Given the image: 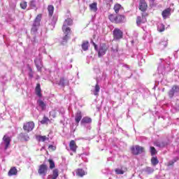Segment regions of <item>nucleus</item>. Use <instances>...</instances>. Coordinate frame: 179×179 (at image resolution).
<instances>
[{"label":"nucleus","instance_id":"obj_32","mask_svg":"<svg viewBox=\"0 0 179 179\" xmlns=\"http://www.w3.org/2000/svg\"><path fill=\"white\" fill-rule=\"evenodd\" d=\"M48 163H49V165H50V169L51 170H52V169H55V162H54V160L51 159H48Z\"/></svg>","mask_w":179,"mask_h":179},{"label":"nucleus","instance_id":"obj_45","mask_svg":"<svg viewBox=\"0 0 179 179\" xmlns=\"http://www.w3.org/2000/svg\"><path fill=\"white\" fill-rule=\"evenodd\" d=\"M52 19H53V23H57V21L58 20V17L54 16Z\"/></svg>","mask_w":179,"mask_h":179},{"label":"nucleus","instance_id":"obj_27","mask_svg":"<svg viewBox=\"0 0 179 179\" xmlns=\"http://www.w3.org/2000/svg\"><path fill=\"white\" fill-rule=\"evenodd\" d=\"M20 138H21V139H24V141H29V139H30V137L29 136V134H26V133H20L19 134Z\"/></svg>","mask_w":179,"mask_h":179},{"label":"nucleus","instance_id":"obj_36","mask_svg":"<svg viewBox=\"0 0 179 179\" xmlns=\"http://www.w3.org/2000/svg\"><path fill=\"white\" fill-rule=\"evenodd\" d=\"M48 121H50V119H48V117L44 116L43 120L41 121V124L44 125V124H47V122H48Z\"/></svg>","mask_w":179,"mask_h":179},{"label":"nucleus","instance_id":"obj_43","mask_svg":"<svg viewBox=\"0 0 179 179\" xmlns=\"http://www.w3.org/2000/svg\"><path fill=\"white\" fill-rule=\"evenodd\" d=\"M156 146H157L158 148H163V146H164V144L163 143H156Z\"/></svg>","mask_w":179,"mask_h":179},{"label":"nucleus","instance_id":"obj_23","mask_svg":"<svg viewBox=\"0 0 179 179\" xmlns=\"http://www.w3.org/2000/svg\"><path fill=\"white\" fill-rule=\"evenodd\" d=\"M90 10L91 12H97V3L94 2L91 4H90Z\"/></svg>","mask_w":179,"mask_h":179},{"label":"nucleus","instance_id":"obj_15","mask_svg":"<svg viewBox=\"0 0 179 179\" xmlns=\"http://www.w3.org/2000/svg\"><path fill=\"white\" fill-rule=\"evenodd\" d=\"M38 27H40V25L33 23L31 29V34L36 36V34H37V31H38Z\"/></svg>","mask_w":179,"mask_h":179},{"label":"nucleus","instance_id":"obj_50","mask_svg":"<svg viewBox=\"0 0 179 179\" xmlns=\"http://www.w3.org/2000/svg\"><path fill=\"white\" fill-rule=\"evenodd\" d=\"M93 45L94 47H96V45H97L96 43H93Z\"/></svg>","mask_w":179,"mask_h":179},{"label":"nucleus","instance_id":"obj_10","mask_svg":"<svg viewBox=\"0 0 179 179\" xmlns=\"http://www.w3.org/2000/svg\"><path fill=\"white\" fill-rule=\"evenodd\" d=\"M176 93H179V86L177 85H174L171 87V89L168 92V96L170 99H173Z\"/></svg>","mask_w":179,"mask_h":179},{"label":"nucleus","instance_id":"obj_34","mask_svg":"<svg viewBox=\"0 0 179 179\" xmlns=\"http://www.w3.org/2000/svg\"><path fill=\"white\" fill-rule=\"evenodd\" d=\"M20 6L21 8V9H23V10H25L27 8V2L26 1H22L20 3Z\"/></svg>","mask_w":179,"mask_h":179},{"label":"nucleus","instance_id":"obj_39","mask_svg":"<svg viewBox=\"0 0 179 179\" xmlns=\"http://www.w3.org/2000/svg\"><path fill=\"white\" fill-rule=\"evenodd\" d=\"M145 173L150 174V173H153V171H155V170H153V169H152L151 167H146L145 169Z\"/></svg>","mask_w":179,"mask_h":179},{"label":"nucleus","instance_id":"obj_44","mask_svg":"<svg viewBox=\"0 0 179 179\" xmlns=\"http://www.w3.org/2000/svg\"><path fill=\"white\" fill-rule=\"evenodd\" d=\"M175 110H176L177 111H179V103H176L175 106H174Z\"/></svg>","mask_w":179,"mask_h":179},{"label":"nucleus","instance_id":"obj_49","mask_svg":"<svg viewBox=\"0 0 179 179\" xmlns=\"http://www.w3.org/2000/svg\"><path fill=\"white\" fill-rule=\"evenodd\" d=\"M94 47V50H96V51H99V50L97 49V45Z\"/></svg>","mask_w":179,"mask_h":179},{"label":"nucleus","instance_id":"obj_25","mask_svg":"<svg viewBox=\"0 0 179 179\" xmlns=\"http://www.w3.org/2000/svg\"><path fill=\"white\" fill-rule=\"evenodd\" d=\"M81 124H92V119L90 117L85 116L82 119Z\"/></svg>","mask_w":179,"mask_h":179},{"label":"nucleus","instance_id":"obj_48","mask_svg":"<svg viewBox=\"0 0 179 179\" xmlns=\"http://www.w3.org/2000/svg\"><path fill=\"white\" fill-rule=\"evenodd\" d=\"M52 117L53 118H55V117H57V113H55V111L53 112V114L52 115Z\"/></svg>","mask_w":179,"mask_h":179},{"label":"nucleus","instance_id":"obj_51","mask_svg":"<svg viewBox=\"0 0 179 179\" xmlns=\"http://www.w3.org/2000/svg\"><path fill=\"white\" fill-rule=\"evenodd\" d=\"M110 2H113V0H109Z\"/></svg>","mask_w":179,"mask_h":179},{"label":"nucleus","instance_id":"obj_7","mask_svg":"<svg viewBox=\"0 0 179 179\" xmlns=\"http://www.w3.org/2000/svg\"><path fill=\"white\" fill-rule=\"evenodd\" d=\"M48 171V166H47V165L43 164L38 166V173L39 176L45 177L47 176Z\"/></svg>","mask_w":179,"mask_h":179},{"label":"nucleus","instance_id":"obj_8","mask_svg":"<svg viewBox=\"0 0 179 179\" xmlns=\"http://www.w3.org/2000/svg\"><path fill=\"white\" fill-rule=\"evenodd\" d=\"M108 50V46L106 45V43H102L99 46V49L98 50V57L100 58L103 57V55H106V52H107Z\"/></svg>","mask_w":179,"mask_h":179},{"label":"nucleus","instance_id":"obj_30","mask_svg":"<svg viewBox=\"0 0 179 179\" xmlns=\"http://www.w3.org/2000/svg\"><path fill=\"white\" fill-rule=\"evenodd\" d=\"M178 160H179V158L177 157L173 160L169 161L166 164L167 167H170V166H174V163H176V162H178Z\"/></svg>","mask_w":179,"mask_h":179},{"label":"nucleus","instance_id":"obj_24","mask_svg":"<svg viewBox=\"0 0 179 179\" xmlns=\"http://www.w3.org/2000/svg\"><path fill=\"white\" fill-rule=\"evenodd\" d=\"M43 17V14H38V15L36 17L34 24H38L40 26V22H41V18Z\"/></svg>","mask_w":179,"mask_h":179},{"label":"nucleus","instance_id":"obj_2","mask_svg":"<svg viewBox=\"0 0 179 179\" xmlns=\"http://www.w3.org/2000/svg\"><path fill=\"white\" fill-rule=\"evenodd\" d=\"M108 19L112 23L120 24V23H124V22L127 20V17H125L124 15L110 14L108 15Z\"/></svg>","mask_w":179,"mask_h":179},{"label":"nucleus","instance_id":"obj_12","mask_svg":"<svg viewBox=\"0 0 179 179\" xmlns=\"http://www.w3.org/2000/svg\"><path fill=\"white\" fill-rule=\"evenodd\" d=\"M69 146L71 152H73V153H76L78 150V145H76V142L75 141V140H71L69 144Z\"/></svg>","mask_w":179,"mask_h":179},{"label":"nucleus","instance_id":"obj_47","mask_svg":"<svg viewBox=\"0 0 179 179\" xmlns=\"http://www.w3.org/2000/svg\"><path fill=\"white\" fill-rule=\"evenodd\" d=\"M29 78H33V71L29 72Z\"/></svg>","mask_w":179,"mask_h":179},{"label":"nucleus","instance_id":"obj_29","mask_svg":"<svg viewBox=\"0 0 179 179\" xmlns=\"http://www.w3.org/2000/svg\"><path fill=\"white\" fill-rule=\"evenodd\" d=\"M151 164H152V166H157V164H159L157 157H152L151 158Z\"/></svg>","mask_w":179,"mask_h":179},{"label":"nucleus","instance_id":"obj_13","mask_svg":"<svg viewBox=\"0 0 179 179\" xmlns=\"http://www.w3.org/2000/svg\"><path fill=\"white\" fill-rule=\"evenodd\" d=\"M171 15V8H167L166 9L164 10L162 13V16L163 19H167L169 16Z\"/></svg>","mask_w":179,"mask_h":179},{"label":"nucleus","instance_id":"obj_17","mask_svg":"<svg viewBox=\"0 0 179 179\" xmlns=\"http://www.w3.org/2000/svg\"><path fill=\"white\" fill-rule=\"evenodd\" d=\"M16 174H17V169H16V167H11L8 173V176L9 177H12V176H16Z\"/></svg>","mask_w":179,"mask_h":179},{"label":"nucleus","instance_id":"obj_35","mask_svg":"<svg viewBox=\"0 0 179 179\" xmlns=\"http://www.w3.org/2000/svg\"><path fill=\"white\" fill-rule=\"evenodd\" d=\"M115 173L117 175H122V174H124V173H125V171H123L122 168L116 169H115Z\"/></svg>","mask_w":179,"mask_h":179},{"label":"nucleus","instance_id":"obj_16","mask_svg":"<svg viewBox=\"0 0 179 179\" xmlns=\"http://www.w3.org/2000/svg\"><path fill=\"white\" fill-rule=\"evenodd\" d=\"M35 93L36 96H38V97H41V96H43L41 94V85H40V83L36 84V87L35 88Z\"/></svg>","mask_w":179,"mask_h":179},{"label":"nucleus","instance_id":"obj_28","mask_svg":"<svg viewBox=\"0 0 179 179\" xmlns=\"http://www.w3.org/2000/svg\"><path fill=\"white\" fill-rule=\"evenodd\" d=\"M58 176H59V171L58 169H55L52 171V179L58 178Z\"/></svg>","mask_w":179,"mask_h":179},{"label":"nucleus","instance_id":"obj_52","mask_svg":"<svg viewBox=\"0 0 179 179\" xmlns=\"http://www.w3.org/2000/svg\"><path fill=\"white\" fill-rule=\"evenodd\" d=\"M124 171H127V168L124 169Z\"/></svg>","mask_w":179,"mask_h":179},{"label":"nucleus","instance_id":"obj_4","mask_svg":"<svg viewBox=\"0 0 179 179\" xmlns=\"http://www.w3.org/2000/svg\"><path fill=\"white\" fill-rule=\"evenodd\" d=\"M131 152L132 155H134L135 156H138V155H141V153H143L145 152V148L141 145H133L131 148Z\"/></svg>","mask_w":179,"mask_h":179},{"label":"nucleus","instance_id":"obj_46","mask_svg":"<svg viewBox=\"0 0 179 179\" xmlns=\"http://www.w3.org/2000/svg\"><path fill=\"white\" fill-rule=\"evenodd\" d=\"M28 69L29 72H33V69H31V67L29 65H28Z\"/></svg>","mask_w":179,"mask_h":179},{"label":"nucleus","instance_id":"obj_38","mask_svg":"<svg viewBox=\"0 0 179 179\" xmlns=\"http://www.w3.org/2000/svg\"><path fill=\"white\" fill-rule=\"evenodd\" d=\"M66 83V80L64 78H60L59 85H60V86H65Z\"/></svg>","mask_w":179,"mask_h":179},{"label":"nucleus","instance_id":"obj_40","mask_svg":"<svg viewBox=\"0 0 179 179\" xmlns=\"http://www.w3.org/2000/svg\"><path fill=\"white\" fill-rule=\"evenodd\" d=\"M164 30H166V29L164 28V25L161 24L160 26L158 27V31H159L160 33H162V31H164Z\"/></svg>","mask_w":179,"mask_h":179},{"label":"nucleus","instance_id":"obj_21","mask_svg":"<svg viewBox=\"0 0 179 179\" xmlns=\"http://www.w3.org/2000/svg\"><path fill=\"white\" fill-rule=\"evenodd\" d=\"M81 47L83 51H87V50H89V41H83V43L81 44Z\"/></svg>","mask_w":179,"mask_h":179},{"label":"nucleus","instance_id":"obj_3","mask_svg":"<svg viewBox=\"0 0 179 179\" xmlns=\"http://www.w3.org/2000/svg\"><path fill=\"white\" fill-rule=\"evenodd\" d=\"M149 16V13H142L141 16H137L136 17V24L137 26H141L143 24L146 23L148 20L146 17Z\"/></svg>","mask_w":179,"mask_h":179},{"label":"nucleus","instance_id":"obj_37","mask_svg":"<svg viewBox=\"0 0 179 179\" xmlns=\"http://www.w3.org/2000/svg\"><path fill=\"white\" fill-rule=\"evenodd\" d=\"M156 153H157L156 148H155V147H150L151 156H155V155H156Z\"/></svg>","mask_w":179,"mask_h":179},{"label":"nucleus","instance_id":"obj_11","mask_svg":"<svg viewBox=\"0 0 179 179\" xmlns=\"http://www.w3.org/2000/svg\"><path fill=\"white\" fill-rule=\"evenodd\" d=\"M3 142L4 144L5 150H8L10 148V142H12V138L9 136L4 135L3 137Z\"/></svg>","mask_w":179,"mask_h":179},{"label":"nucleus","instance_id":"obj_20","mask_svg":"<svg viewBox=\"0 0 179 179\" xmlns=\"http://www.w3.org/2000/svg\"><path fill=\"white\" fill-rule=\"evenodd\" d=\"M76 174L78 177H83V176H86V172L83 169H78L76 171Z\"/></svg>","mask_w":179,"mask_h":179},{"label":"nucleus","instance_id":"obj_18","mask_svg":"<svg viewBox=\"0 0 179 179\" xmlns=\"http://www.w3.org/2000/svg\"><path fill=\"white\" fill-rule=\"evenodd\" d=\"M82 120V112L80 110H78L75 117V121L76 124H79L80 122V120Z\"/></svg>","mask_w":179,"mask_h":179},{"label":"nucleus","instance_id":"obj_31","mask_svg":"<svg viewBox=\"0 0 179 179\" xmlns=\"http://www.w3.org/2000/svg\"><path fill=\"white\" fill-rule=\"evenodd\" d=\"M99 92H100V85H99V84H96L94 91V96H99Z\"/></svg>","mask_w":179,"mask_h":179},{"label":"nucleus","instance_id":"obj_1","mask_svg":"<svg viewBox=\"0 0 179 179\" xmlns=\"http://www.w3.org/2000/svg\"><path fill=\"white\" fill-rule=\"evenodd\" d=\"M72 24H73V20H72L71 18H67L64 20L62 27V30L64 34V36L62 38V45H65V44L68 43V40L71 38L69 35L72 34V29H71V27L68 26H72Z\"/></svg>","mask_w":179,"mask_h":179},{"label":"nucleus","instance_id":"obj_53","mask_svg":"<svg viewBox=\"0 0 179 179\" xmlns=\"http://www.w3.org/2000/svg\"><path fill=\"white\" fill-rule=\"evenodd\" d=\"M152 1H155V0H152Z\"/></svg>","mask_w":179,"mask_h":179},{"label":"nucleus","instance_id":"obj_33","mask_svg":"<svg viewBox=\"0 0 179 179\" xmlns=\"http://www.w3.org/2000/svg\"><path fill=\"white\" fill-rule=\"evenodd\" d=\"M38 103L40 108H42L43 110H45V103H44V101H43L42 100H39L38 101Z\"/></svg>","mask_w":179,"mask_h":179},{"label":"nucleus","instance_id":"obj_26","mask_svg":"<svg viewBox=\"0 0 179 179\" xmlns=\"http://www.w3.org/2000/svg\"><path fill=\"white\" fill-rule=\"evenodd\" d=\"M36 139L38 142H45V141H50V138L46 137L45 136H37Z\"/></svg>","mask_w":179,"mask_h":179},{"label":"nucleus","instance_id":"obj_9","mask_svg":"<svg viewBox=\"0 0 179 179\" xmlns=\"http://www.w3.org/2000/svg\"><path fill=\"white\" fill-rule=\"evenodd\" d=\"M138 9L143 12V13H146V10H148V3L146 0H139Z\"/></svg>","mask_w":179,"mask_h":179},{"label":"nucleus","instance_id":"obj_6","mask_svg":"<svg viewBox=\"0 0 179 179\" xmlns=\"http://www.w3.org/2000/svg\"><path fill=\"white\" fill-rule=\"evenodd\" d=\"M34 127H35L34 122L29 121L24 123L22 128L25 132L29 134V132H31V131L34 129Z\"/></svg>","mask_w":179,"mask_h":179},{"label":"nucleus","instance_id":"obj_14","mask_svg":"<svg viewBox=\"0 0 179 179\" xmlns=\"http://www.w3.org/2000/svg\"><path fill=\"white\" fill-rule=\"evenodd\" d=\"M34 62L38 71H41V68L43 67V61H41V59H35Z\"/></svg>","mask_w":179,"mask_h":179},{"label":"nucleus","instance_id":"obj_22","mask_svg":"<svg viewBox=\"0 0 179 179\" xmlns=\"http://www.w3.org/2000/svg\"><path fill=\"white\" fill-rule=\"evenodd\" d=\"M122 8V6L120 3H116L114 5L113 10L116 14L120 13V10Z\"/></svg>","mask_w":179,"mask_h":179},{"label":"nucleus","instance_id":"obj_41","mask_svg":"<svg viewBox=\"0 0 179 179\" xmlns=\"http://www.w3.org/2000/svg\"><path fill=\"white\" fill-rule=\"evenodd\" d=\"M48 148L50 149L52 152H54V150H56L57 149V147L56 146H54L52 145H50L48 146Z\"/></svg>","mask_w":179,"mask_h":179},{"label":"nucleus","instance_id":"obj_19","mask_svg":"<svg viewBox=\"0 0 179 179\" xmlns=\"http://www.w3.org/2000/svg\"><path fill=\"white\" fill-rule=\"evenodd\" d=\"M54 9L55 8L52 5L48 6V12L49 17H52V15H54Z\"/></svg>","mask_w":179,"mask_h":179},{"label":"nucleus","instance_id":"obj_5","mask_svg":"<svg viewBox=\"0 0 179 179\" xmlns=\"http://www.w3.org/2000/svg\"><path fill=\"white\" fill-rule=\"evenodd\" d=\"M113 41H118L119 40H121L122 37H124V33L121 29L118 28H115L113 31Z\"/></svg>","mask_w":179,"mask_h":179},{"label":"nucleus","instance_id":"obj_42","mask_svg":"<svg viewBox=\"0 0 179 179\" xmlns=\"http://www.w3.org/2000/svg\"><path fill=\"white\" fill-rule=\"evenodd\" d=\"M29 5L31 8H36V3H34V1H31Z\"/></svg>","mask_w":179,"mask_h":179}]
</instances>
